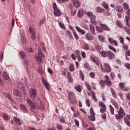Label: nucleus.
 <instances>
[{
  "label": "nucleus",
  "mask_w": 130,
  "mask_h": 130,
  "mask_svg": "<svg viewBox=\"0 0 130 130\" xmlns=\"http://www.w3.org/2000/svg\"><path fill=\"white\" fill-rule=\"evenodd\" d=\"M35 100V103L31 102V100L30 99L27 98L26 100V101L28 103L29 105H30V107L32 109H35L36 108V106L38 107V108H39V109H42V108H44V106H43V103L41 102V101H40V98H37V100ZM36 104V105H35Z\"/></svg>",
  "instance_id": "nucleus-1"
},
{
  "label": "nucleus",
  "mask_w": 130,
  "mask_h": 130,
  "mask_svg": "<svg viewBox=\"0 0 130 130\" xmlns=\"http://www.w3.org/2000/svg\"><path fill=\"white\" fill-rule=\"evenodd\" d=\"M100 54L103 57H108L109 59H113L114 57V54L112 51H101Z\"/></svg>",
  "instance_id": "nucleus-2"
},
{
  "label": "nucleus",
  "mask_w": 130,
  "mask_h": 130,
  "mask_svg": "<svg viewBox=\"0 0 130 130\" xmlns=\"http://www.w3.org/2000/svg\"><path fill=\"white\" fill-rule=\"evenodd\" d=\"M124 115H125V112L122 107H120L118 111V114H115V118L117 120L123 118Z\"/></svg>",
  "instance_id": "nucleus-3"
},
{
  "label": "nucleus",
  "mask_w": 130,
  "mask_h": 130,
  "mask_svg": "<svg viewBox=\"0 0 130 130\" xmlns=\"http://www.w3.org/2000/svg\"><path fill=\"white\" fill-rule=\"evenodd\" d=\"M104 67L105 69L103 68L102 64H100V68L102 73H105V72L106 73H110L111 72V68L110 67L109 64L105 63L104 64Z\"/></svg>",
  "instance_id": "nucleus-4"
},
{
  "label": "nucleus",
  "mask_w": 130,
  "mask_h": 130,
  "mask_svg": "<svg viewBox=\"0 0 130 130\" xmlns=\"http://www.w3.org/2000/svg\"><path fill=\"white\" fill-rule=\"evenodd\" d=\"M53 9H54V15L56 17H59L61 16V12L59 10V9L57 8V5L56 3H54L52 6Z\"/></svg>",
  "instance_id": "nucleus-5"
},
{
  "label": "nucleus",
  "mask_w": 130,
  "mask_h": 130,
  "mask_svg": "<svg viewBox=\"0 0 130 130\" xmlns=\"http://www.w3.org/2000/svg\"><path fill=\"white\" fill-rule=\"evenodd\" d=\"M38 55H35V58L38 61V62H41L42 61V59H41L42 57H44V55L43 54V53L42 52V50L41 48L38 49Z\"/></svg>",
  "instance_id": "nucleus-6"
},
{
  "label": "nucleus",
  "mask_w": 130,
  "mask_h": 130,
  "mask_svg": "<svg viewBox=\"0 0 130 130\" xmlns=\"http://www.w3.org/2000/svg\"><path fill=\"white\" fill-rule=\"evenodd\" d=\"M127 15L125 16L126 25L127 27H130V10H127Z\"/></svg>",
  "instance_id": "nucleus-7"
},
{
  "label": "nucleus",
  "mask_w": 130,
  "mask_h": 130,
  "mask_svg": "<svg viewBox=\"0 0 130 130\" xmlns=\"http://www.w3.org/2000/svg\"><path fill=\"white\" fill-rule=\"evenodd\" d=\"M29 96L30 98H36L37 96V93H36V90L35 89H29Z\"/></svg>",
  "instance_id": "nucleus-8"
},
{
  "label": "nucleus",
  "mask_w": 130,
  "mask_h": 130,
  "mask_svg": "<svg viewBox=\"0 0 130 130\" xmlns=\"http://www.w3.org/2000/svg\"><path fill=\"white\" fill-rule=\"evenodd\" d=\"M105 84L108 86L109 87H111V85H112V82L110 80V78L108 77L107 75L105 76Z\"/></svg>",
  "instance_id": "nucleus-9"
},
{
  "label": "nucleus",
  "mask_w": 130,
  "mask_h": 130,
  "mask_svg": "<svg viewBox=\"0 0 130 130\" xmlns=\"http://www.w3.org/2000/svg\"><path fill=\"white\" fill-rule=\"evenodd\" d=\"M29 31L31 34V38L32 40H35V39H36V37L35 36V30H34V28H32L31 26H30Z\"/></svg>",
  "instance_id": "nucleus-10"
},
{
  "label": "nucleus",
  "mask_w": 130,
  "mask_h": 130,
  "mask_svg": "<svg viewBox=\"0 0 130 130\" xmlns=\"http://www.w3.org/2000/svg\"><path fill=\"white\" fill-rule=\"evenodd\" d=\"M13 94L15 96H18V97H23V94H22L21 91H19L17 88L13 89Z\"/></svg>",
  "instance_id": "nucleus-11"
},
{
  "label": "nucleus",
  "mask_w": 130,
  "mask_h": 130,
  "mask_svg": "<svg viewBox=\"0 0 130 130\" xmlns=\"http://www.w3.org/2000/svg\"><path fill=\"white\" fill-rule=\"evenodd\" d=\"M42 81L43 85H44V86H45L47 90H49V83H48L47 81H46V80H45V78H44V77H42Z\"/></svg>",
  "instance_id": "nucleus-12"
},
{
  "label": "nucleus",
  "mask_w": 130,
  "mask_h": 130,
  "mask_svg": "<svg viewBox=\"0 0 130 130\" xmlns=\"http://www.w3.org/2000/svg\"><path fill=\"white\" fill-rule=\"evenodd\" d=\"M85 37L88 41H91L94 39V36L92 35L90 33H87L85 35Z\"/></svg>",
  "instance_id": "nucleus-13"
},
{
  "label": "nucleus",
  "mask_w": 130,
  "mask_h": 130,
  "mask_svg": "<svg viewBox=\"0 0 130 130\" xmlns=\"http://www.w3.org/2000/svg\"><path fill=\"white\" fill-rule=\"evenodd\" d=\"M72 3H73L75 8H76V9L80 8V1L79 0H72Z\"/></svg>",
  "instance_id": "nucleus-14"
},
{
  "label": "nucleus",
  "mask_w": 130,
  "mask_h": 130,
  "mask_svg": "<svg viewBox=\"0 0 130 130\" xmlns=\"http://www.w3.org/2000/svg\"><path fill=\"white\" fill-rule=\"evenodd\" d=\"M100 25H101V27L103 28V31H104V30L105 31H110V28H109V27L107 25L105 24L101 23Z\"/></svg>",
  "instance_id": "nucleus-15"
},
{
  "label": "nucleus",
  "mask_w": 130,
  "mask_h": 130,
  "mask_svg": "<svg viewBox=\"0 0 130 130\" xmlns=\"http://www.w3.org/2000/svg\"><path fill=\"white\" fill-rule=\"evenodd\" d=\"M86 15L90 18V20H95L96 19V16L94 15L92 12H87Z\"/></svg>",
  "instance_id": "nucleus-16"
},
{
  "label": "nucleus",
  "mask_w": 130,
  "mask_h": 130,
  "mask_svg": "<svg viewBox=\"0 0 130 130\" xmlns=\"http://www.w3.org/2000/svg\"><path fill=\"white\" fill-rule=\"evenodd\" d=\"M89 30L92 35H96V31H95V27H94V25L90 24Z\"/></svg>",
  "instance_id": "nucleus-17"
},
{
  "label": "nucleus",
  "mask_w": 130,
  "mask_h": 130,
  "mask_svg": "<svg viewBox=\"0 0 130 130\" xmlns=\"http://www.w3.org/2000/svg\"><path fill=\"white\" fill-rule=\"evenodd\" d=\"M76 29L78 32L81 33L82 35H85V34H86V31L81 28V27L79 26H76Z\"/></svg>",
  "instance_id": "nucleus-18"
},
{
  "label": "nucleus",
  "mask_w": 130,
  "mask_h": 130,
  "mask_svg": "<svg viewBox=\"0 0 130 130\" xmlns=\"http://www.w3.org/2000/svg\"><path fill=\"white\" fill-rule=\"evenodd\" d=\"M111 102L112 105H113V106L115 107V108L116 109H118V107H119V106L118 105V103H117V102H116V101H115L113 100V99H111Z\"/></svg>",
  "instance_id": "nucleus-19"
},
{
  "label": "nucleus",
  "mask_w": 130,
  "mask_h": 130,
  "mask_svg": "<svg viewBox=\"0 0 130 130\" xmlns=\"http://www.w3.org/2000/svg\"><path fill=\"white\" fill-rule=\"evenodd\" d=\"M115 10L118 13H122L123 12V8H122V6L117 5L116 6Z\"/></svg>",
  "instance_id": "nucleus-20"
},
{
  "label": "nucleus",
  "mask_w": 130,
  "mask_h": 130,
  "mask_svg": "<svg viewBox=\"0 0 130 130\" xmlns=\"http://www.w3.org/2000/svg\"><path fill=\"white\" fill-rule=\"evenodd\" d=\"M19 54L21 57V59H25V58H26V54L24 51H19Z\"/></svg>",
  "instance_id": "nucleus-21"
},
{
  "label": "nucleus",
  "mask_w": 130,
  "mask_h": 130,
  "mask_svg": "<svg viewBox=\"0 0 130 130\" xmlns=\"http://www.w3.org/2000/svg\"><path fill=\"white\" fill-rule=\"evenodd\" d=\"M3 95L4 96H5V97H6V98H8V99H9V100H10V101H11V102H13V101H14V100H13V99H12V96H11V95H10V94L6 92H3Z\"/></svg>",
  "instance_id": "nucleus-22"
},
{
  "label": "nucleus",
  "mask_w": 130,
  "mask_h": 130,
  "mask_svg": "<svg viewBox=\"0 0 130 130\" xmlns=\"http://www.w3.org/2000/svg\"><path fill=\"white\" fill-rule=\"evenodd\" d=\"M108 40L110 43H111V44H114L115 46H117V45H118V44H117V41H116V40H114L113 39L110 38L108 39Z\"/></svg>",
  "instance_id": "nucleus-23"
},
{
  "label": "nucleus",
  "mask_w": 130,
  "mask_h": 130,
  "mask_svg": "<svg viewBox=\"0 0 130 130\" xmlns=\"http://www.w3.org/2000/svg\"><path fill=\"white\" fill-rule=\"evenodd\" d=\"M83 16H84V12L83 10L79 9L78 12V17H79V18H82Z\"/></svg>",
  "instance_id": "nucleus-24"
},
{
  "label": "nucleus",
  "mask_w": 130,
  "mask_h": 130,
  "mask_svg": "<svg viewBox=\"0 0 130 130\" xmlns=\"http://www.w3.org/2000/svg\"><path fill=\"white\" fill-rule=\"evenodd\" d=\"M95 29L96 30V31H98V32H99V33H102V32H103V28L102 27H100L98 25H96L95 26Z\"/></svg>",
  "instance_id": "nucleus-25"
},
{
  "label": "nucleus",
  "mask_w": 130,
  "mask_h": 130,
  "mask_svg": "<svg viewBox=\"0 0 130 130\" xmlns=\"http://www.w3.org/2000/svg\"><path fill=\"white\" fill-rule=\"evenodd\" d=\"M13 120H14V121H15L16 123L18 125H21V121H20V119H19V118H18L16 117H14Z\"/></svg>",
  "instance_id": "nucleus-26"
},
{
  "label": "nucleus",
  "mask_w": 130,
  "mask_h": 130,
  "mask_svg": "<svg viewBox=\"0 0 130 130\" xmlns=\"http://www.w3.org/2000/svg\"><path fill=\"white\" fill-rule=\"evenodd\" d=\"M116 24L117 27H119V28H123V27H124L123 25L121 23V22H120L119 20L116 21Z\"/></svg>",
  "instance_id": "nucleus-27"
},
{
  "label": "nucleus",
  "mask_w": 130,
  "mask_h": 130,
  "mask_svg": "<svg viewBox=\"0 0 130 130\" xmlns=\"http://www.w3.org/2000/svg\"><path fill=\"white\" fill-rule=\"evenodd\" d=\"M3 78L5 80H8L10 77L9 76V74H8V72L4 71L3 74Z\"/></svg>",
  "instance_id": "nucleus-28"
},
{
  "label": "nucleus",
  "mask_w": 130,
  "mask_h": 130,
  "mask_svg": "<svg viewBox=\"0 0 130 130\" xmlns=\"http://www.w3.org/2000/svg\"><path fill=\"white\" fill-rule=\"evenodd\" d=\"M104 9L101 8L100 7H96L95 8V11L96 13H104Z\"/></svg>",
  "instance_id": "nucleus-29"
},
{
  "label": "nucleus",
  "mask_w": 130,
  "mask_h": 130,
  "mask_svg": "<svg viewBox=\"0 0 130 130\" xmlns=\"http://www.w3.org/2000/svg\"><path fill=\"white\" fill-rule=\"evenodd\" d=\"M102 6L104 9L106 10H107L108 11H109V7H108V4L106 3L105 2H103L102 3Z\"/></svg>",
  "instance_id": "nucleus-30"
},
{
  "label": "nucleus",
  "mask_w": 130,
  "mask_h": 130,
  "mask_svg": "<svg viewBox=\"0 0 130 130\" xmlns=\"http://www.w3.org/2000/svg\"><path fill=\"white\" fill-rule=\"evenodd\" d=\"M98 39L101 42L103 43L104 41H105V37H104V36L103 35L98 36Z\"/></svg>",
  "instance_id": "nucleus-31"
},
{
  "label": "nucleus",
  "mask_w": 130,
  "mask_h": 130,
  "mask_svg": "<svg viewBox=\"0 0 130 130\" xmlns=\"http://www.w3.org/2000/svg\"><path fill=\"white\" fill-rule=\"evenodd\" d=\"M109 107L110 108V111L111 112V114H112V115H114V108L111 105H109Z\"/></svg>",
  "instance_id": "nucleus-32"
},
{
  "label": "nucleus",
  "mask_w": 130,
  "mask_h": 130,
  "mask_svg": "<svg viewBox=\"0 0 130 130\" xmlns=\"http://www.w3.org/2000/svg\"><path fill=\"white\" fill-rule=\"evenodd\" d=\"M67 77L69 81L70 82H73V77H72V74H71L70 72H68L67 73Z\"/></svg>",
  "instance_id": "nucleus-33"
},
{
  "label": "nucleus",
  "mask_w": 130,
  "mask_h": 130,
  "mask_svg": "<svg viewBox=\"0 0 130 130\" xmlns=\"http://www.w3.org/2000/svg\"><path fill=\"white\" fill-rule=\"evenodd\" d=\"M110 91L112 94L113 97H114V98H117V96H116V93L115 92V90L112 88H110Z\"/></svg>",
  "instance_id": "nucleus-34"
},
{
  "label": "nucleus",
  "mask_w": 130,
  "mask_h": 130,
  "mask_svg": "<svg viewBox=\"0 0 130 130\" xmlns=\"http://www.w3.org/2000/svg\"><path fill=\"white\" fill-rule=\"evenodd\" d=\"M100 84L102 87V89H104V87H105V80L101 79L100 80Z\"/></svg>",
  "instance_id": "nucleus-35"
},
{
  "label": "nucleus",
  "mask_w": 130,
  "mask_h": 130,
  "mask_svg": "<svg viewBox=\"0 0 130 130\" xmlns=\"http://www.w3.org/2000/svg\"><path fill=\"white\" fill-rule=\"evenodd\" d=\"M74 88L75 90L77 91V92H79V93H81V92H82V88H81V86L80 85L75 86Z\"/></svg>",
  "instance_id": "nucleus-36"
},
{
  "label": "nucleus",
  "mask_w": 130,
  "mask_h": 130,
  "mask_svg": "<svg viewBox=\"0 0 130 130\" xmlns=\"http://www.w3.org/2000/svg\"><path fill=\"white\" fill-rule=\"evenodd\" d=\"M122 6L125 11H127V10L129 9V6L127 3H123Z\"/></svg>",
  "instance_id": "nucleus-37"
},
{
  "label": "nucleus",
  "mask_w": 130,
  "mask_h": 130,
  "mask_svg": "<svg viewBox=\"0 0 130 130\" xmlns=\"http://www.w3.org/2000/svg\"><path fill=\"white\" fill-rule=\"evenodd\" d=\"M38 72L41 74V75H43V74H44V71H43V70H42V66H40V67H39L38 68Z\"/></svg>",
  "instance_id": "nucleus-38"
},
{
  "label": "nucleus",
  "mask_w": 130,
  "mask_h": 130,
  "mask_svg": "<svg viewBox=\"0 0 130 130\" xmlns=\"http://www.w3.org/2000/svg\"><path fill=\"white\" fill-rule=\"evenodd\" d=\"M69 101L70 102V103H71V104H75V103L77 102V100L75 99V98L71 99L70 98L69 99Z\"/></svg>",
  "instance_id": "nucleus-39"
},
{
  "label": "nucleus",
  "mask_w": 130,
  "mask_h": 130,
  "mask_svg": "<svg viewBox=\"0 0 130 130\" xmlns=\"http://www.w3.org/2000/svg\"><path fill=\"white\" fill-rule=\"evenodd\" d=\"M69 69L70 72H74V71H75V66H74V64H70Z\"/></svg>",
  "instance_id": "nucleus-40"
},
{
  "label": "nucleus",
  "mask_w": 130,
  "mask_h": 130,
  "mask_svg": "<svg viewBox=\"0 0 130 130\" xmlns=\"http://www.w3.org/2000/svg\"><path fill=\"white\" fill-rule=\"evenodd\" d=\"M79 74H80V78H81V80L84 81V79H85V75H84L83 71H82L81 70H80Z\"/></svg>",
  "instance_id": "nucleus-41"
},
{
  "label": "nucleus",
  "mask_w": 130,
  "mask_h": 130,
  "mask_svg": "<svg viewBox=\"0 0 130 130\" xmlns=\"http://www.w3.org/2000/svg\"><path fill=\"white\" fill-rule=\"evenodd\" d=\"M124 121L125 123L126 124H127V125L128 126H130V121H129V120H128V119H127V118L124 117Z\"/></svg>",
  "instance_id": "nucleus-42"
},
{
  "label": "nucleus",
  "mask_w": 130,
  "mask_h": 130,
  "mask_svg": "<svg viewBox=\"0 0 130 130\" xmlns=\"http://www.w3.org/2000/svg\"><path fill=\"white\" fill-rule=\"evenodd\" d=\"M20 109L21 110H23V111H24V112H27V109H26V107H25L24 106V105L20 104Z\"/></svg>",
  "instance_id": "nucleus-43"
},
{
  "label": "nucleus",
  "mask_w": 130,
  "mask_h": 130,
  "mask_svg": "<svg viewBox=\"0 0 130 130\" xmlns=\"http://www.w3.org/2000/svg\"><path fill=\"white\" fill-rule=\"evenodd\" d=\"M91 93H92V97L93 100L95 101V102H97V101H98V100H97V98H96V94H95V92H94V91H92Z\"/></svg>",
  "instance_id": "nucleus-44"
},
{
  "label": "nucleus",
  "mask_w": 130,
  "mask_h": 130,
  "mask_svg": "<svg viewBox=\"0 0 130 130\" xmlns=\"http://www.w3.org/2000/svg\"><path fill=\"white\" fill-rule=\"evenodd\" d=\"M88 119L91 121H95V115H90L88 116Z\"/></svg>",
  "instance_id": "nucleus-45"
},
{
  "label": "nucleus",
  "mask_w": 130,
  "mask_h": 130,
  "mask_svg": "<svg viewBox=\"0 0 130 130\" xmlns=\"http://www.w3.org/2000/svg\"><path fill=\"white\" fill-rule=\"evenodd\" d=\"M66 33L67 35L69 36L70 39H73V35H72V32H71V31H70L69 30H67Z\"/></svg>",
  "instance_id": "nucleus-46"
},
{
  "label": "nucleus",
  "mask_w": 130,
  "mask_h": 130,
  "mask_svg": "<svg viewBox=\"0 0 130 130\" xmlns=\"http://www.w3.org/2000/svg\"><path fill=\"white\" fill-rule=\"evenodd\" d=\"M99 105L100 107H102V108L106 107V105L104 104L103 102H100L99 103Z\"/></svg>",
  "instance_id": "nucleus-47"
},
{
  "label": "nucleus",
  "mask_w": 130,
  "mask_h": 130,
  "mask_svg": "<svg viewBox=\"0 0 130 130\" xmlns=\"http://www.w3.org/2000/svg\"><path fill=\"white\" fill-rule=\"evenodd\" d=\"M83 49H85V50H89V49H90V46L87 44H85L83 45Z\"/></svg>",
  "instance_id": "nucleus-48"
},
{
  "label": "nucleus",
  "mask_w": 130,
  "mask_h": 130,
  "mask_svg": "<svg viewBox=\"0 0 130 130\" xmlns=\"http://www.w3.org/2000/svg\"><path fill=\"white\" fill-rule=\"evenodd\" d=\"M123 29L126 33H127V34H129V35H130V29H128V28L126 27V26H124L123 27Z\"/></svg>",
  "instance_id": "nucleus-49"
},
{
  "label": "nucleus",
  "mask_w": 130,
  "mask_h": 130,
  "mask_svg": "<svg viewBox=\"0 0 130 130\" xmlns=\"http://www.w3.org/2000/svg\"><path fill=\"white\" fill-rule=\"evenodd\" d=\"M108 47L110 50H112V51H114V52L116 53V49L113 47L112 46H108Z\"/></svg>",
  "instance_id": "nucleus-50"
},
{
  "label": "nucleus",
  "mask_w": 130,
  "mask_h": 130,
  "mask_svg": "<svg viewBox=\"0 0 130 130\" xmlns=\"http://www.w3.org/2000/svg\"><path fill=\"white\" fill-rule=\"evenodd\" d=\"M119 87L121 89V90L123 89V88L125 87V84H124L123 83H120L119 84Z\"/></svg>",
  "instance_id": "nucleus-51"
},
{
  "label": "nucleus",
  "mask_w": 130,
  "mask_h": 130,
  "mask_svg": "<svg viewBox=\"0 0 130 130\" xmlns=\"http://www.w3.org/2000/svg\"><path fill=\"white\" fill-rule=\"evenodd\" d=\"M95 48L96 49V50H97V51H98V52H100V50H101V46H99V45H96L95 46Z\"/></svg>",
  "instance_id": "nucleus-52"
},
{
  "label": "nucleus",
  "mask_w": 130,
  "mask_h": 130,
  "mask_svg": "<svg viewBox=\"0 0 130 130\" xmlns=\"http://www.w3.org/2000/svg\"><path fill=\"white\" fill-rule=\"evenodd\" d=\"M106 107L105 108H101L100 109V112L101 113H104L105 112H106Z\"/></svg>",
  "instance_id": "nucleus-53"
},
{
  "label": "nucleus",
  "mask_w": 130,
  "mask_h": 130,
  "mask_svg": "<svg viewBox=\"0 0 130 130\" xmlns=\"http://www.w3.org/2000/svg\"><path fill=\"white\" fill-rule=\"evenodd\" d=\"M76 95L73 93H70L68 95V99L74 98Z\"/></svg>",
  "instance_id": "nucleus-54"
},
{
  "label": "nucleus",
  "mask_w": 130,
  "mask_h": 130,
  "mask_svg": "<svg viewBox=\"0 0 130 130\" xmlns=\"http://www.w3.org/2000/svg\"><path fill=\"white\" fill-rule=\"evenodd\" d=\"M3 118L4 119H5V120H9V119H10V118H9V116H8L6 114H3Z\"/></svg>",
  "instance_id": "nucleus-55"
},
{
  "label": "nucleus",
  "mask_w": 130,
  "mask_h": 130,
  "mask_svg": "<svg viewBox=\"0 0 130 130\" xmlns=\"http://www.w3.org/2000/svg\"><path fill=\"white\" fill-rule=\"evenodd\" d=\"M84 68L85 69H87L88 70H91V68H90V65L89 64L85 63L84 64Z\"/></svg>",
  "instance_id": "nucleus-56"
},
{
  "label": "nucleus",
  "mask_w": 130,
  "mask_h": 130,
  "mask_svg": "<svg viewBox=\"0 0 130 130\" xmlns=\"http://www.w3.org/2000/svg\"><path fill=\"white\" fill-rule=\"evenodd\" d=\"M59 25L62 29H66V26H64V24L62 22H59Z\"/></svg>",
  "instance_id": "nucleus-57"
},
{
  "label": "nucleus",
  "mask_w": 130,
  "mask_h": 130,
  "mask_svg": "<svg viewBox=\"0 0 130 130\" xmlns=\"http://www.w3.org/2000/svg\"><path fill=\"white\" fill-rule=\"evenodd\" d=\"M110 77L111 78L112 80L114 79L115 78V74L113 72H111Z\"/></svg>",
  "instance_id": "nucleus-58"
},
{
  "label": "nucleus",
  "mask_w": 130,
  "mask_h": 130,
  "mask_svg": "<svg viewBox=\"0 0 130 130\" xmlns=\"http://www.w3.org/2000/svg\"><path fill=\"white\" fill-rule=\"evenodd\" d=\"M90 113L91 115H95V113L94 112V109L91 107L90 110Z\"/></svg>",
  "instance_id": "nucleus-59"
},
{
  "label": "nucleus",
  "mask_w": 130,
  "mask_h": 130,
  "mask_svg": "<svg viewBox=\"0 0 130 130\" xmlns=\"http://www.w3.org/2000/svg\"><path fill=\"white\" fill-rule=\"evenodd\" d=\"M124 67H126V69H127L128 70H130V64L129 63H126L124 64Z\"/></svg>",
  "instance_id": "nucleus-60"
},
{
  "label": "nucleus",
  "mask_w": 130,
  "mask_h": 130,
  "mask_svg": "<svg viewBox=\"0 0 130 130\" xmlns=\"http://www.w3.org/2000/svg\"><path fill=\"white\" fill-rule=\"evenodd\" d=\"M125 54L126 58H127V56H130V50L126 51Z\"/></svg>",
  "instance_id": "nucleus-61"
},
{
  "label": "nucleus",
  "mask_w": 130,
  "mask_h": 130,
  "mask_svg": "<svg viewBox=\"0 0 130 130\" xmlns=\"http://www.w3.org/2000/svg\"><path fill=\"white\" fill-rule=\"evenodd\" d=\"M90 58L92 60V61H93V62H94L97 60V58L95 57H94L93 56H92V55L90 56Z\"/></svg>",
  "instance_id": "nucleus-62"
},
{
  "label": "nucleus",
  "mask_w": 130,
  "mask_h": 130,
  "mask_svg": "<svg viewBox=\"0 0 130 130\" xmlns=\"http://www.w3.org/2000/svg\"><path fill=\"white\" fill-rule=\"evenodd\" d=\"M86 88L90 92L92 90V89L91 88V86L89 84H86Z\"/></svg>",
  "instance_id": "nucleus-63"
},
{
  "label": "nucleus",
  "mask_w": 130,
  "mask_h": 130,
  "mask_svg": "<svg viewBox=\"0 0 130 130\" xmlns=\"http://www.w3.org/2000/svg\"><path fill=\"white\" fill-rule=\"evenodd\" d=\"M56 128L58 130H62L63 127L61 125H58L56 126Z\"/></svg>",
  "instance_id": "nucleus-64"
}]
</instances>
